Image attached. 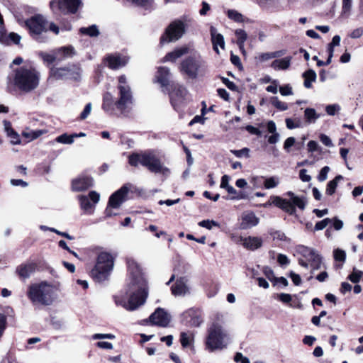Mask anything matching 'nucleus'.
<instances>
[{"instance_id":"63","label":"nucleus","mask_w":363,"mask_h":363,"mask_svg":"<svg viewBox=\"0 0 363 363\" xmlns=\"http://www.w3.org/2000/svg\"><path fill=\"white\" fill-rule=\"evenodd\" d=\"M234 360L236 362H241V363H250V359L244 357L242 353L237 352L234 357Z\"/></svg>"},{"instance_id":"14","label":"nucleus","mask_w":363,"mask_h":363,"mask_svg":"<svg viewBox=\"0 0 363 363\" xmlns=\"http://www.w3.org/2000/svg\"><path fill=\"white\" fill-rule=\"evenodd\" d=\"M50 4L52 9L55 5L57 6L60 11L64 13H75L82 5V1L81 0H58V1H51Z\"/></svg>"},{"instance_id":"60","label":"nucleus","mask_w":363,"mask_h":363,"mask_svg":"<svg viewBox=\"0 0 363 363\" xmlns=\"http://www.w3.org/2000/svg\"><path fill=\"white\" fill-rule=\"evenodd\" d=\"M0 42L2 43H8V38L6 33L4 23H0Z\"/></svg>"},{"instance_id":"12","label":"nucleus","mask_w":363,"mask_h":363,"mask_svg":"<svg viewBox=\"0 0 363 363\" xmlns=\"http://www.w3.org/2000/svg\"><path fill=\"white\" fill-rule=\"evenodd\" d=\"M128 192L129 188L125 185L110 196L108 206L105 209V215L106 217L117 215V213L114 212L113 209L119 208L121 205L125 201Z\"/></svg>"},{"instance_id":"59","label":"nucleus","mask_w":363,"mask_h":363,"mask_svg":"<svg viewBox=\"0 0 363 363\" xmlns=\"http://www.w3.org/2000/svg\"><path fill=\"white\" fill-rule=\"evenodd\" d=\"M285 122H286V125L287 128H289V129H294V128L301 127V123L299 121H298L297 122H295L291 118H286L285 120Z\"/></svg>"},{"instance_id":"39","label":"nucleus","mask_w":363,"mask_h":363,"mask_svg":"<svg viewBox=\"0 0 363 363\" xmlns=\"http://www.w3.org/2000/svg\"><path fill=\"white\" fill-rule=\"evenodd\" d=\"M79 31L82 34L90 37H97L99 35V30L96 25L81 28Z\"/></svg>"},{"instance_id":"52","label":"nucleus","mask_w":363,"mask_h":363,"mask_svg":"<svg viewBox=\"0 0 363 363\" xmlns=\"http://www.w3.org/2000/svg\"><path fill=\"white\" fill-rule=\"evenodd\" d=\"M362 274L363 272L362 271L354 269L352 273L349 276L348 278L352 282L357 283L360 280Z\"/></svg>"},{"instance_id":"58","label":"nucleus","mask_w":363,"mask_h":363,"mask_svg":"<svg viewBox=\"0 0 363 363\" xmlns=\"http://www.w3.org/2000/svg\"><path fill=\"white\" fill-rule=\"evenodd\" d=\"M8 41L11 40L14 44L18 45L20 43V41L21 40V36L18 35V33L11 32L8 35Z\"/></svg>"},{"instance_id":"30","label":"nucleus","mask_w":363,"mask_h":363,"mask_svg":"<svg viewBox=\"0 0 363 363\" xmlns=\"http://www.w3.org/2000/svg\"><path fill=\"white\" fill-rule=\"evenodd\" d=\"M297 252L302 255L308 262L318 254L315 250L303 245H300L297 247Z\"/></svg>"},{"instance_id":"10","label":"nucleus","mask_w":363,"mask_h":363,"mask_svg":"<svg viewBox=\"0 0 363 363\" xmlns=\"http://www.w3.org/2000/svg\"><path fill=\"white\" fill-rule=\"evenodd\" d=\"M82 70L78 65H71L64 67H52L50 69V77L57 80L72 79L79 81L82 78Z\"/></svg>"},{"instance_id":"24","label":"nucleus","mask_w":363,"mask_h":363,"mask_svg":"<svg viewBox=\"0 0 363 363\" xmlns=\"http://www.w3.org/2000/svg\"><path fill=\"white\" fill-rule=\"evenodd\" d=\"M210 33L211 36V41L213 43V50L217 54H219L218 47L222 49L225 48V41L223 35L217 32V29L214 26H211Z\"/></svg>"},{"instance_id":"45","label":"nucleus","mask_w":363,"mask_h":363,"mask_svg":"<svg viewBox=\"0 0 363 363\" xmlns=\"http://www.w3.org/2000/svg\"><path fill=\"white\" fill-rule=\"evenodd\" d=\"M46 130H28L26 132L23 133V135L26 138H29L30 140H35L42 135L43 134L45 133Z\"/></svg>"},{"instance_id":"40","label":"nucleus","mask_w":363,"mask_h":363,"mask_svg":"<svg viewBox=\"0 0 363 363\" xmlns=\"http://www.w3.org/2000/svg\"><path fill=\"white\" fill-rule=\"evenodd\" d=\"M304 116L306 121L311 123L320 118V114H318L314 108H307L304 111Z\"/></svg>"},{"instance_id":"53","label":"nucleus","mask_w":363,"mask_h":363,"mask_svg":"<svg viewBox=\"0 0 363 363\" xmlns=\"http://www.w3.org/2000/svg\"><path fill=\"white\" fill-rule=\"evenodd\" d=\"M332 220L329 218H326L320 221H318L314 228V230H323L327 225L330 223Z\"/></svg>"},{"instance_id":"9","label":"nucleus","mask_w":363,"mask_h":363,"mask_svg":"<svg viewBox=\"0 0 363 363\" xmlns=\"http://www.w3.org/2000/svg\"><path fill=\"white\" fill-rule=\"evenodd\" d=\"M180 70L190 78L195 79L206 74L207 65L206 61L199 56L188 57L182 62Z\"/></svg>"},{"instance_id":"25","label":"nucleus","mask_w":363,"mask_h":363,"mask_svg":"<svg viewBox=\"0 0 363 363\" xmlns=\"http://www.w3.org/2000/svg\"><path fill=\"white\" fill-rule=\"evenodd\" d=\"M37 264L35 262H27L17 267L16 272L20 277L28 278L36 269Z\"/></svg>"},{"instance_id":"41","label":"nucleus","mask_w":363,"mask_h":363,"mask_svg":"<svg viewBox=\"0 0 363 363\" xmlns=\"http://www.w3.org/2000/svg\"><path fill=\"white\" fill-rule=\"evenodd\" d=\"M280 183V179L279 177L274 176L267 178H264V186L267 189H270L277 187Z\"/></svg>"},{"instance_id":"29","label":"nucleus","mask_w":363,"mask_h":363,"mask_svg":"<svg viewBox=\"0 0 363 363\" xmlns=\"http://www.w3.org/2000/svg\"><path fill=\"white\" fill-rule=\"evenodd\" d=\"M291 57H286L279 60H275L272 62L271 67L277 70L287 69L291 65Z\"/></svg>"},{"instance_id":"47","label":"nucleus","mask_w":363,"mask_h":363,"mask_svg":"<svg viewBox=\"0 0 363 363\" xmlns=\"http://www.w3.org/2000/svg\"><path fill=\"white\" fill-rule=\"evenodd\" d=\"M55 140L56 142L62 144H72L74 142V136L73 134L67 135L66 133H64L57 137Z\"/></svg>"},{"instance_id":"23","label":"nucleus","mask_w":363,"mask_h":363,"mask_svg":"<svg viewBox=\"0 0 363 363\" xmlns=\"http://www.w3.org/2000/svg\"><path fill=\"white\" fill-rule=\"evenodd\" d=\"M93 185V180L86 176H80L72 180V188L75 191H82Z\"/></svg>"},{"instance_id":"32","label":"nucleus","mask_w":363,"mask_h":363,"mask_svg":"<svg viewBox=\"0 0 363 363\" xmlns=\"http://www.w3.org/2000/svg\"><path fill=\"white\" fill-rule=\"evenodd\" d=\"M225 323V315L222 313L218 312L213 315V317L212 318V322L210 326L216 325L219 329H225L223 326Z\"/></svg>"},{"instance_id":"43","label":"nucleus","mask_w":363,"mask_h":363,"mask_svg":"<svg viewBox=\"0 0 363 363\" xmlns=\"http://www.w3.org/2000/svg\"><path fill=\"white\" fill-rule=\"evenodd\" d=\"M270 103L279 111H286L288 109L286 103L280 101L277 96H272L269 99Z\"/></svg>"},{"instance_id":"38","label":"nucleus","mask_w":363,"mask_h":363,"mask_svg":"<svg viewBox=\"0 0 363 363\" xmlns=\"http://www.w3.org/2000/svg\"><path fill=\"white\" fill-rule=\"evenodd\" d=\"M343 179L342 175H337L334 179L330 181L326 187V194L328 195H333L335 192V189L337 186L338 182Z\"/></svg>"},{"instance_id":"31","label":"nucleus","mask_w":363,"mask_h":363,"mask_svg":"<svg viewBox=\"0 0 363 363\" xmlns=\"http://www.w3.org/2000/svg\"><path fill=\"white\" fill-rule=\"evenodd\" d=\"M288 203L291 205V206L294 208V212L291 213H289L290 215H294L296 213V207H298V208L303 210L306 206V201H304L303 197H299V196H294V198L291 201L288 200Z\"/></svg>"},{"instance_id":"7","label":"nucleus","mask_w":363,"mask_h":363,"mask_svg":"<svg viewBox=\"0 0 363 363\" xmlns=\"http://www.w3.org/2000/svg\"><path fill=\"white\" fill-rule=\"evenodd\" d=\"M205 341L206 350L210 352L227 348L230 337L225 329H219L216 325L209 326Z\"/></svg>"},{"instance_id":"8","label":"nucleus","mask_w":363,"mask_h":363,"mask_svg":"<svg viewBox=\"0 0 363 363\" xmlns=\"http://www.w3.org/2000/svg\"><path fill=\"white\" fill-rule=\"evenodd\" d=\"M192 22V18L185 14L179 18L172 21L166 28L164 34L161 37L160 43H169L176 41L181 38L185 33L186 27L189 26Z\"/></svg>"},{"instance_id":"35","label":"nucleus","mask_w":363,"mask_h":363,"mask_svg":"<svg viewBox=\"0 0 363 363\" xmlns=\"http://www.w3.org/2000/svg\"><path fill=\"white\" fill-rule=\"evenodd\" d=\"M284 54L283 50L260 53L256 58L261 62L267 61L270 59L280 57Z\"/></svg>"},{"instance_id":"62","label":"nucleus","mask_w":363,"mask_h":363,"mask_svg":"<svg viewBox=\"0 0 363 363\" xmlns=\"http://www.w3.org/2000/svg\"><path fill=\"white\" fill-rule=\"evenodd\" d=\"M363 35V27L357 28L353 30L350 34V37L353 39H357L360 38Z\"/></svg>"},{"instance_id":"55","label":"nucleus","mask_w":363,"mask_h":363,"mask_svg":"<svg viewBox=\"0 0 363 363\" xmlns=\"http://www.w3.org/2000/svg\"><path fill=\"white\" fill-rule=\"evenodd\" d=\"M279 92L284 96H291L294 94L292 87L290 86V84H286L284 86H280Z\"/></svg>"},{"instance_id":"27","label":"nucleus","mask_w":363,"mask_h":363,"mask_svg":"<svg viewBox=\"0 0 363 363\" xmlns=\"http://www.w3.org/2000/svg\"><path fill=\"white\" fill-rule=\"evenodd\" d=\"M259 223V218L253 213H245L242 218L240 228L243 230L251 228L257 225Z\"/></svg>"},{"instance_id":"22","label":"nucleus","mask_w":363,"mask_h":363,"mask_svg":"<svg viewBox=\"0 0 363 363\" xmlns=\"http://www.w3.org/2000/svg\"><path fill=\"white\" fill-rule=\"evenodd\" d=\"M106 61L108 67L112 69H116L125 66L128 61V58L116 53L108 55L106 57Z\"/></svg>"},{"instance_id":"61","label":"nucleus","mask_w":363,"mask_h":363,"mask_svg":"<svg viewBox=\"0 0 363 363\" xmlns=\"http://www.w3.org/2000/svg\"><path fill=\"white\" fill-rule=\"evenodd\" d=\"M91 111V104L89 103L85 106L83 111L82 112V113L80 115V118L82 120L86 119L88 117V116L90 114Z\"/></svg>"},{"instance_id":"3","label":"nucleus","mask_w":363,"mask_h":363,"mask_svg":"<svg viewBox=\"0 0 363 363\" xmlns=\"http://www.w3.org/2000/svg\"><path fill=\"white\" fill-rule=\"evenodd\" d=\"M59 288L48 281L30 284L27 296L33 305L50 306L58 298Z\"/></svg>"},{"instance_id":"18","label":"nucleus","mask_w":363,"mask_h":363,"mask_svg":"<svg viewBox=\"0 0 363 363\" xmlns=\"http://www.w3.org/2000/svg\"><path fill=\"white\" fill-rule=\"evenodd\" d=\"M182 316L186 324L192 327H199L203 323L202 314L199 309H189L182 314Z\"/></svg>"},{"instance_id":"20","label":"nucleus","mask_w":363,"mask_h":363,"mask_svg":"<svg viewBox=\"0 0 363 363\" xmlns=\"http://www.w3.org/2000/svg\"><path fill=\"white\" fill-rule=\"evenodd\" d=\"M172 293L174 296H185L189 293V288L188 286V280L186 277H180L176 280V282L172 285Z\"/></svg>"},{"instance_id":"42","label":"nucleus","mask_w":363,"mask_h":363,"mask_svg":"<svg viewBox=\"0 0 363 363\" xmlns=\"http://www.w3.org/2000/svg\"><path fill=\"white\" fill-rule=\"evenodd\" d=\"M226 191L229 194H231V196L229 198L231 200H240L247 199V195L245 193L237 191L232 186L228 187Z\"/></svg>"},{"instance_id":"56","label":"nucleus","mask_w":363,"mask_h":363,"mask_svg":"<svg viewBox=\"0 0 363 363\" xmlns=\"http://www.w3.org/2000/svg\"><path fill=\"white\" fill-rule=\"evenodd\" d=\"M296 145V139L294 137H289L288 138L284 143V149L287 152H289L291 150V147Z\"/></svg>"},{"instance_id":"15","label":"nucleus","mask_w":363,"mask_h":363,"mask_svg":"<svg viewBox=\"0 0 363 363\" xmlns=\"http://www.w3.org/2000/svg\"><path fill=\"white\" fill-rule=\"evenodd\" d=\"M170 99L174 108L178 110L188 100V91L184 87L179 86L171 92Z\"/></svg>"},{"instance_id":"50","label":"nucleus","mask_w":363,"mask_h":363,"mask_svg":"<svg viewBox=\"0 0 363 363\" xmlns=\"http://www.w3.org/2000/svg\"><path fill=\"white\" fill-rule=\"evenodd\" d=\"M340 110V106L338 104H330L325 107V111L329 116H335Z\"/></svg>"},{"instance_id":"26","label":"nucleus","mask_w":363,"mask_h":363,"mask_svg":"<svg viewBox=\"0 0 363 363\" xmlns=\"http://www.w3.org/2000/svg\"><path fill=\"white\" fill-rule=\"evenodd\" d=\"M170 75L169 69L167 67H160L158 68L155 78L162 87H165L169 85Z\"/></svg>"},{"instance_id":"1","label":"nucleus","mask_w":363,"mask_h":363,"mask_svg":"<svg viewBox=\"0 0 363 363\" xmlns=\"http://www.w3.org/2000/svg\"><path fill=\"white\" fill-rule=\"evenodd\" d=\"M127 265L129 274L127 296H117L115 302L128 311H135L145 303L148 296L147 286L137 262L129 259Z\"/></svg>"},{"instance_id":"2","label":"nucleus","mask_w":363,"mask_h":363,"mask_svg":"<svg viewBox=\"0 0 363 363\" xmlns=\"http://www.w3.org/2000/svg\"><path fill=\"white\" fill-rule=\"evenodd\" d=\"M25 26L32 39L40 43H46L50 40V32L55 35L59 34L60 32L59 27L55 23L48 21L44 16L40 14L26 19Z\"/></svg>"},{"instance_id":"13","label":"nucleus","mask_w":363,"mask_h":363,"mask_svg":"<svg viewBox=\"0 0 363 363\" xmlns=\"http://www.w3.org/2000/svg\"><path fill=\"white\" fill-rule=\"evenodd\" d=\"M119 94L118 99L115 102V106L122 114L129 113L133 104V97L130 86H118Z\"/></svg>"},{"instance_id":"64","label":"nucleus","mask_w":363,"mask_h":363,"mask_svg":"<svg viewBox=\"0 0 363 363\" xmlns=\"http://www.w3.org/2000/svg\"><path fill=\"white\" fill-rule=\"evenodd\" d=\"M299 177L303 182H308L311 180V177L307 174V170L305 169H301L299 172Z\"/></svg>"},{"instance_id":"17","label":"nucleus","mask_w":363,"mask_h":363,"mask_svg":"<svg viewBox=\"0 0 363 363\" xmlns=\"http://www.w3.org/2000/svg\"><path fill=\"white\" fill-rule=\"evenodd\" d=\"M152 325L165 328L170 322L169 315L161 308H157L149 318Z\"/></svg>"},{"instance_id":"44","label":"nucleus","mask_w":363,"mask_h":363,"mask_svg":"<svg viewBox=\"0 0 363 363\" xmlns=\"http://www.w3.org/2000/svg\"><path fill=\"white\" fill-rule=\"evenodd\" d=\"M192 341H193V336L191 335V334H189L185 332L181 333L180 342L183 347H189L191 344Z\"/></svg>"},{"instance_id":"11","label":"nucleus","mask_w":363,"mask_h":363,"mask_svg":"<svg viewBox=\"0 0 363 363\" xmlns=\"http://www.w3.org/2000/svg\"><path fill=\"white\" fill-rule=\"evenodd\" d=\"M73 54L74 48L72 47H62L49 53L40 51L38 55L47 66H50L55 62H60L66 57L72 56Z\"/></svg>"},{"instance_id":"37","label":"nucleus","mask_w":363,"mask_h":363,"mask_svg":"<svg viewBox=\"0 0 363 363\" xmlns=\"http://www.w3.org/2000/svg\"><path fill=\"white\" fill-rule=\"evenodd\" d=\"M132 4L142 7L145 9H152L154 7V0H125Z\"/></svg>"},{"instance_id":"46","label":"nucleus","mask_w":363,"mask_h":363,"mask_svg":"<svg viewBox=\"0 0 363 363\" xmlns=\"http://www.w3.org/2000/svg\"><path fill=\"white\" fill-rule=\"evenodd\" d=\"M235 34L238 38V45L240 48H242L247 38L246 32L242 29H237L235 32Z\"/></svg>"},{"instance_id":"21","label":"nucleus","mask_w":363,"mask_h":363,"mask_svg":"<svg viewBox=\"0 0 363 363\" xmlns=\"http://www.w3.org/2000/svg\"><path fill=\"white\" fill-rule=\"evenodd\" d=\"M238 241L245 248L252 251L261 247L263 243V240L261 238L253 236L247 238L240 237Z\"/></svg>"},{"instance_id":"5","label":"nucleus","mask_w":363,"mask_h":363,"mask_svg":"<svg viewBox=\"0 0 363 363\" xmlns=\"http://www.w3.org/2000/svg\"><path fill=\"white\" fill-rule=\"evenodd\" d=\"M115 257L108 252H101L95 266L90 272L91 277L99 283L108 279L114 267Z\"/></svg>"},{"instance_id":"4","label":"nucleus","mask_w":363,"mask_h":363,"mask_svg":"<svg viewBox=\"0 0 363 363\" xmlns=\"http://www.w3.org/2000/svg\"><path fill=\"white\" fill-rule=\"evenodd\" d=\"M40 77L35 68L23 66L13 71L11 81L18 90L28 93L38 86Z\"/></svg>"},{"instance_id":"48","label":"nucleus","mask_w":363,"mask_h":363,"mask_svg":"<svg viewBox=\"0 0 363 363\" xmlns=\"http://www.w3.org/2000/svg\"><path fill=\"white\" fill-rule=\"evenodd\" d=\"M228 16L231 20H233L235 22H242L244 18L243 16L235 10H228Z\"/></svg>"},{"instance_id":"6","label":"nucleus","mask_w":363,"mask_h":363,"mask_svg":"<svg viewBox=\"0 0 363 363\" xmlns=\"http://www.w3.org/2000/svg\"><path fill=\"white\" fill-rule=\"evenodd\" d=\"M128 162L133 167L141 164L154 173L161 172L163 174H168L169 173V169L163 167L160 160L150 152L141 154L133 153L128 157Z\"/></svg>"},{"instance_id":"54","label":"nucleus","mask_w":363,"mask_h":363,"mask_svg":"<svg viewBox=\"0 0 363 363\" xmlns=\"http://www.w3.org/2000/svg\"><path fill=\"white\" fill-rule=\"evenodd\" d=\"M330 171V167L325 166L321 169L318 176V180L320 182L325 181L328 178V174Z\"/></svg>"},{"instance_id":"34","label":"nucleus","mask_w":363,"mask_h":363,"mask_svg":"<svg viewBox=\"0 0 363 363\" xmlns=\"http://www.w3.org/2000/svg\"><path fill=\"white\" fill-rule=\"evenodd\" d=\"M304 80V86L309 89L312 86V82L316 79V73L313 69H309L303 74Z\"/></svg>"},{"instance_id":"33","label":"nucleus","mask_w":363,"mask_h":363,"mask_svg":"<svg viewBox=\"0 0 363 363\" xmlns=\"http://www.w3.org/2000/svg\"><path fill=\"white\" fill-rule=\"evenodd\" d=\"M113 96L110 93H106L103 99V109L108 113H111L113 109Z\"/></svg>"},{"instance_id":"51","label":"nucleus","mask_w":363,"mask_h":363,"mask_svg":"<svg viewBox=\"0 0 363 363\" xmlns=\"http://www.w3.org/2000/svg\"><path fill=\"white\" fill-rule=\"evenodd\" d=\"M231 152L235 155L237 157H250V150L247 147H244L241 150H233Z\"/></svg>"},{"instance_id":"28","label":"nucleus","mask_w":363,"mask_h":363,"mask_svg":"<svg viewBox=\"0 0 363 363\" xmlns=\"http://www.w3.org/2000/svg\"><path fill=\"white\" fill-rule=\"evenodd\" d=\"M188 52L186 47H182L174 50V51L167 53L163 58L162 62H174L177 59L181 57L182 55Z\"/></svg>"},{"instance_id":"36","label":"nucleus","mask_w":363,"mask_h":363,"mask_svg":"<svg viewBox=\"0 0 363 363\" xmlns=\"http://www.w3.org/2000/svg\"><path fill=\"white\" fill-rule=\"evenodd\" d=\"M308 262H310L311 274H313L315 271L321 269L323 266L322 257L318 253L316 254L312 259H311Z\"/></svg>"},{"instance_id":"16","label":"nucleus","mask_w":363,"mask_h":363,"mask_svg":"<svg viewBox=\"0 0 363 363\" xmlns=\"http://www.w3.org/2000/svg\"><path fill=\"white\" fill-rule=\"evenodd\" d=\"M100 195L95 191H91L89 194V196L80 195L79 200L82 209L88 213H92V208L99 201Z\"/></svg>"},{"instance_id":"57","label":"nucleus","mask_w":363,"mask_h":363,"mask_svg":"<svg viewBox=\"0 0 363 363\" xmlns=\"http://www.w3.org/2000/svg\"><path fill=\"white\" fill-rule=\"evenodd\" d=\"M345 257L346 255L345 251L340 249H336L334 250V259L336 261L345 262Z\"/></svg>"},{"instance_id":"19","label":"nucleus","mask_w":363,"mask_h":363,"mask_svg":"<svg viewBox=\"0 0 363 363\" xmlns=\"http://www.w3.org/2000/svg\"><path fill=\"white\" fill-rule=\"evenodd\" d=\"M272 205H274L275 206L281 208L284 211L287 213H291L294 212V208L291 205L288 203V200L285 199H282L279 196H270L269 200L264 203L262 206L264 208H267Z\"/></svg>"},{"instance_id":"49","label":"nucleus","mask_w":363,"mask_h":363,"mask_svg":"<svg viewBox=\"0 0 363 363\" xmlns=\"http://www.w3.org/2000/svg\"><path fill=\"white\" fill-rule=\"evenodd\" d=\"M199 225L203 228H206L208 230L212 229L213 227H219L220 225L215 220H203L199 223Z\"/></svg>"}]
</instances>
